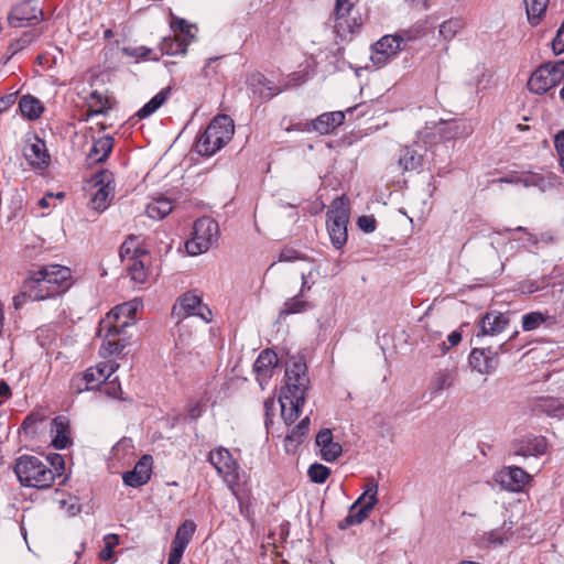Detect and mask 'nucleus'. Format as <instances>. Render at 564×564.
<instances>
[{
	"label": "nucleus",
	"mask_w": 564,
	"mask_h": 564,
	"mask_svg": "<svg viewBox=\"0 0 564 564\" xmlns=\"http://www.w3.org/2000/svg\"><path fill=\"white\" fill-rule=\"evenodd\" d=\"M172 316L177 319L178 337L176 345L187 346L189 344V335L183 333L185 327L182 321L189 316H197L206 324L213 321L212 310L203 303L202 295L197 291H188L182 294L172 307Z\"/></svg>",
	"instance_id": "6"
},
{
	"label": "nucleus",
	"mask_w": 564,
	"mask_h": 564,
	"mask_svg": "<svg viewBox=\"0 0 564 564\" xmlns=\"http://www.w3.org/2000/svg\"><path fill=\"white\" fill-rule=\"evenodd\" d=\"M517 182H520L523 187H539L542 191L545 187V178L541 174L532 172L519 174Z\"/></svg>",
	"instance_id": "46"
},
{
	"label": "nucleus",
	"mask_w": 564,
	"mask_h": 564,
	"mask_svg": "<svg viewBox=\"0 0 564 564\" xmlns=\"http://www.w3.org/2000/svg\"><path fill=\"white\" fill-rule=\"evenodd\" d=\"M113 149V139L110 135H105L94 141L89 150L88 158L94 162H104Z\"/></svg>",
	"instance_id": "32"
},
{
	"label": "nucleus",
	"mask_w": 564,
	"mask_h": 564,
	"mask_svg": "<svg viewBox=\"0 0 564 564\" xmlns=\"http://www.w3.org/2000/svg\"><path fill=\"white\" fill-rule=\"evenodd\" d=\"M173 209L172 202L166 197H159L147 206V214L150 218L160 220L167 216Z\"/></svg>",
	"instance_id": "36"
},
{
	"label": "nucleus",
	"mask_w": 564,
	"mask_h": 564,
	"mask_svg": "<svg viewBox=\"0 0 564 564\" xmlns=\"http://www.w3.org/2000/svg\"><path fill=\"white\" fill-rule=\"evenodd\" d=\"M423 156L413 148L406 147L402 150L399 165L404 171H416L422 167Z\"/></svg>",
	"instance_id": "37"
},
{
	"label": "nucleus",
	"mask_w": 564,
	"mask_h": 564,
	"mask_svg": "<svg viewBox=\"0 0 564 564\" xmlns=\"http://www.w3.org/2000/svg\"><path fill=\"white\" fill-rule=\"evenodd\" d=\"M105 547L100 551L99 557L102 561H109L113 557V549L119 544L117 534L109 533L104 538Z\"/></svg>",
	"instance_id": "49"
},
{
	"label": "nucleus",
	"mask_w": 564,
	"mask_h": 564,
	"mask_svg": "<svg viewBox=\"0 0 564 564\" xmlns=\"http://www.w3.org/2000/svg\"><path fill=\"white\" fill-rule=\"evenodd\" d=\"M316 445L321 449V456L326 462L336 460L343 453L339 443L334 442L333 432L329 429H322L316 435Z\"/></svg>",
	"instance_id": "28"
},
{
	"label": "nucleus",
	"mask_w": 564,
	"mask_h": 564,
	"mask_svg": "<svg viewBox=\"0 0 564 564\" xmlns=\"http://www.w3.org/2000/svg\"><path fill=\"white\" fill-rule=\"evenodd\" d=\"M278 355L271 349L262 350L253 364L256 380L263 390L273 377L278 366Z\"/></svg>",
	"instance_id": "20"
},
{
	"label": "nucleus",
	"mask_w": 564,
	"mask_h": 564,
	"mask_svg": "<svg viewBox=\"0 0 564 564\" xmlns=\"http://www.w3.org/2000/svg\"><path fill=\"white\" fill-rule=\"evenodd\" d=\"M219 238V227L210 217H202L194 223L192 238L186 241L188 254L198 256L208 251Z\"/></svg>",
	"instance_id": "11"
},
{
	"label": "nucleus",
	"mask_w": 564,
	"mask_h": 564,
	"mask_svg": "<svg viewBox=\"0 0 564 564\" xmlns=\"http://www.w3.org/2000/svg\"><path fill=\"white\" fill-rule=\"evenodd\" d=\"M113 176L109 171H101L93 177V182L96 186H99L96 193L91 197V206L96 210H105L108 206L110 198L112 197L113 188L110 186Z\"/></svg>",
	"instance_id": "22"
},
{
	"label": "nucleus",
	"mask_w": 564,
	"mask_h": 564,
	"mask_svg": "<svg viewBox=\"0 0 564 564\" xmlns=\"http://www.w3.org/2000/svg\"><path fill=\"white\" fill-rule=\"evenodd\" d=\"M508 231H519V232H523L528 236V241L532 245V246H538L540 242H544V243H554L555 242V237L552 232H543L541 234L539 237L535 236V235H532L530 234L525 227H522V226H519L514 229H507Z\"/></svg>",
	"instance_id": "47"
},
{
	"label": "nucleus",
	"mask_w": 564,
	"mask_h": 564,
	"mask_svg": "<svg viewBox=\"0 0 564 564\" xmlns=\"http://www.w3.org/2000/svg\"><path fill=\"white\" fill-rule=\"evenodd\" d=\"M119 257L131 281L144 284L151 273V254L137 236H129L121 245Z\"/></svg>",
	"instance_id": "4"
},
{
	"label": "nucleus",
	"mask_w": 564,
	"mask_h": 564,
	"mask_svg": "<svg viewBox=\"0 0 564 564\" xmlns=\"http://www.w3.org/2000/svg\"><path fill=\"white\" fill-rule=\"evenodd\" d=\"M70 270L59 264H47L31 272L24 280L31 301H44L65 293L70 286Z\"/></svg>",
	"instance_id": "3"
},
{
	"label": "nucleus",
	"mask_w": 564,
	"mask_h": 564,
	"mask_svg": "<svg viewBox=\"0 0 564 564\" xmlns=\"http://www.w3.org/2000/svg\"><path fill=\"white\" fill-rule=\"evenodd\" d=\"M455 381V371L451 369H440L434 377L432 390L438 393L445 389L451 388Z\"/></svg>",
	"instance_id": "41"
},
{
	"label": "nucleus",
	"mask_w": 564,
	"mask_h": 564,
	"mask_svg": "<svg viewBox=\"0 0 564 564\" xmlns=\"http://www.w3.org/2000/svg\"><path fill=\"white\" fill-rule=\"evenodd\" d=\"M354 0H336L333 12V29L340 39H346L361 26V18L354 15Z\"/></svg>",
	"instance_id": "13"
},
{
	"label": "nucleus",
	"mask_w": 564,
	"mask_h": 564,
	"mask_svg": "<svg viewBox=\"0 0 564 564\" xmlns=\"http://www.w3.org/2000/svg\"><path fill=\"white\" fill-rule=\"evenodd\" d=\"M97 91L91 93L87 116L94 117L106 112L107 107Z\"/></svg>",
	"instance_id": "51"
},
{
	"label": "nucleus",
	"mask_w": 564,
	"mask_h": 564,
	"mask_svg": "<svg viewBox=\"0 0 564 564\" xmlns=\"http://www.w3.org/2000/svg\"><path fill=\"white\" fill-rule=\"evenodd\" d=\"M247 85L260 98L270 99L279 94V89L263 74L256 72L247 78Z\"/></svg>",
	"instance_id": "30"
},
{
	"label": "nucleus",
	"mask_w": 564,
	"mask_h": 564,
	"mask_svg": "<svg viewBox=\"0 0 564 564\" xmlns=\"http://www.w3.org/2000/svg\"><path fill=\"white\" fill-rule=\"evenodd\" d=\"M19 109L23 117L29 120H36L44 111L42 102L33 96H23L19 101Z\"/></svg>",
	"instance_id": "33"
},
{
	"label": "nucleus",
	"mask_w": 564,
	"mask_h": 564,
	"mask_svg": "<svg viewBox=\"0 0 564 564\" xmlns=\"http://www.w3.org/2000/svg\"><path fill=\"white\" fill-rule=\"evenodd\" d=\"M307 307L308 303L303 299L302 294H296L295 296L285 301L281 314H296L305 311Z\"/></svg>",
	"instance_id": "43"
},
{
	"label": "nucleus",
	"mask_w": 564,
	"mask_h": 564,
	"mask_svg": "<svg viewBox=\"0 0 564 564\" xmlns=\"http://www.w3.org/2000/svg\"><path fill=\"white\" fill-rule=\"evenodd\" d=\"M460 28H462L460 20L449 19L447 21H444L440 25V35L444 40L449 41L457 34V32L459 31Z\"/></svg>",
	"instance_id": "48"
},
{
	"label": "nucleus",
	"mask_w": 564,
	"mask_h": 564,
	"mask_svg": "<svg viewBox=\"0 0 564 564\" xmlns=\"http://www.w3.org/2000/svg\"><path fill=\"white\" fill-rule=\"evenodd\" d=\"M43 11L34 0H26L14 6L8 17L13 28H22L42 20Z\"/></svg>",
	"instance_id": "18"
},
{
	"label": "nucleus",
	"mask_w": 564,
	"mask_h": 564,
	"mask_svg": "<svg viewBox=\"0 0 564 564\" xmlns=\"http://www.w3.org/2000/svg\"><path fill=\"white\" fill-rule=\"evenodd\" d=\"M23 155L33 167L44 169L50 163L45 142L34 133L25 135Z\"/></svg>",
	"instance_id": "19"
},
{
	"label": "nucleus",
	"mask_w": 564,
	"mask_h": 564,
	"mask_svg": "<svg viewBox=\"0 0 564 564\" xmlns=\"http://www.w3.org/2000/svg\"><path fill=\"white\" fill-rule=\"evenodd\" d=\"M307 474L313 482L323 484L329 476V469L322 464H313Z\"/></svg>",
	"instance_id": "50"
},
{
	"label": "nucleus",
	"mask_w": 564,
	"mask_h": 564,
	"mask_svg": "<svg viewBox=\"0 0 564 564\" xmlns=\"http://www.w3.org/2000/svg\"><path fill=\"white\" fill-rule=\"evenodd\" d=\"M171 29L174 35L180 39L186 46H188L195 39L197 28L191 24L185 19L173 18L171 21Z\"/></svg>",
	"instance_id": "31"
},
{
	"label": "nucleus",
	"mask_w": 564,
	"mask_h": 564,
	"mask_svg": "<svg viewBox=\"0 0 564 564\" xmlns=\"http://www.w3.org/2000/svg\"><path fill=\"white\" fill-rule=\"evenodd\" d=\"M17 93L0 96V113L8 110L17 101Z\"/></svg>",
	"instance_id": "60"
},
{
	"label": "nucleus",
	"mask_w": 564,
	"mask_h": 564,
	"mask_svg": "<svg viewBox=\"0 0 564 564\" xmlns=\"http://www.w3.org/2000/svg\"><path fill=\"white\" fill-rule=\"evenodd\" d=\"M208 462L223 478L230 491L235 492L239 489L240 467L229 449L224 446L215 447L208 454Z\"/></svg>",
	"instance_id": "12"
},
{
	"label": "nucleus",
	"mask_w": 564,
	"mask_h": 564,
	"mask_svg": "<svg viewBox=\"0 0 564 564\" xmlns=\"http://www.w3.org/2000/svg\"><path fill=\"white\" fill-rule=\"evenodd\" d=\"M549 443L544 436H527L517 444L514 454L518 456H541L547 451Z\"/></svg>",
	"instance_id": "29"
},
{
	"label": "nucleus",
	"mask_w": 564,
	"mask_h": 564,
	"mask_svg": "<svg viewBox=\"0 0 564 564\" xmlns=\"http://www.w3.org/2000/svg\"><path fill=\"white\" fill-rule=\"evenodd\" d=\"M118 368L119 365L113 360L99 362L97 366L88 368L83 377L73 378L72 388L76 389V392L79 393L84 390L99 387L104 384Z\"/></svg>",
	"instance_id": "14"
},
{
	"label": "nucleus",
	"mask_w": 564,
	"mask_h": 564,
	"mask_svg": "<svg viewBox=\"0 0 564 564\" xmlns=\"http://www.w3.org/2000/svg\"><path fill=\"white\" fill-rule=\"evenodd\" d=\"M326 217L330 242L334 248L341 249L347 242V224L349 220V206L344 197H338L332 203Z\"/></svg>",
	"instance_id": "10"
},
{
	"label": "nucleus",
	"mask_w": 564,
	"mask_h": 564,
	"mask_svg": "<svg viewBox=\"0 0 564 564\" xmlns=\"http://www.w3.org/2000/svg\"><path fill=\"white\" fill-rule=\"evenodd\" d=\"M528 22L535 26L538 25L545 14L549 0H523Z\"/></svg>",
	"instance_id": "34"
},
{
	"label": "nucleus",
	"mask_w": 564,
	"mask_h": 564,
	"mask_svg": "<svg viewBox=\"0 0 564 564\" xmlns=\"http://www.w3.org/2000/svg\"><path fill=\"white\" fill-rule=\"evenodd\" d=\"M377 502V496H359L349 508L348 516L339 524V528L345 529L347 525L359 524L365 521Z\"/></svg>",
	"instance_id": "24"
},
{
	"label": "nucleus",
	"mask_w": 564,
	"mask_h": 564,
	"mask_svg": "<svg viewBox=\"0 0 564 564\" xmlns=\"http://www.w3.org/2000/svg\"><path fill=\"white\" fill-rule=\"evenodd\" d=\"M495 480L501 488L511 492H521L527 489L531 481V476L518 466L502 468L495 475Z\"/></svg>",
	"instance_id": "16"
},
{
	"label": "nucleus",
	"mask_w": 564,
	"mask_h": 564,
	"mask_svg": "<svg viewBox=\"0 0 564 564\" xmlns=\"http://www.w3.org/2000/svg\"><path fill=\"white\" fill-rule=\"evenodd\" d=\"M310 429V417L305 416L295 425L292 431L286 435V441L294 443H302L304 436L307 434Z\"/></svg>",
	"instance_id": "45"
},
{
	"label": "nucleus",
	"mask_w": 564,
	"mask_h": 564,
	"mask_svg": "<svg viewBox=\"0 0 564 564\" xmlns=\"http://www.w3.org/2000/svg\"><path fill=\"white\" fill-rule=\"evenodd\" d=\"M187 47L180 39L175 35L164 37L160 43V50L165 55H185Z\"/></svg>",
	"instance_id": "40"
},
{
	"label": "nucleus",
	"mask_w": 564,
	"mask_h": 564,
	"mask_svg": "<svg viewBox=\"0 0 564 564\" xmlns=\"http://www.w3.org/2000/svg\"><path fill=\"white\" fill-rule=\"evenodd\" d=\"M29 299L28 290L22 288V291L13 297V304L17 310L21 308Z\"/></svg>",
	"instance_id": "62"
},
{
	"label": "nucleus",
	"mask_w": 564,
	"mask_h": 564,
	"mask_svg": "<svg viewBox=\"0 0 564 564\" xmlns=\"http://www.w3.org/2000/svg\"><path fill=\"white\" fill-rule=\"evenodd\" d=\"M564 80V58L538 66L528 80V89L534 95L550 93Z\"/></svg>",
	"instance_id": "9"
},
{
	"label": "nucleus",
	"mask_w": 564,
	"mask_h": 564,
	"mask_svg": "<svg viewBox=\"0 0 564 564\" xmlns=\"http://www.w3.org/2000/svg\"><path fill=\"white\" fill-rule=\"evenodd\" d=\"M555 319L553 316L543 314L542 312H531L522 316V329L524 332H532L542 325H553Z\"/></svg>",
	"instance_id": "35"
},
{
	"label": "nucleus",
	"mask_w": 564,
	"mask_h": 564,
	"mask_svg": "<svg viewBox=\"0 0 564 564\" xmlns=\"http://www.w3.org/2000/svg\"><path fill=\"white\" fill-rule=\"evenodd\" d=\"M14 473L22 486L35 489L48 488L55 479V473L45 463L30 455L18 458Z\"/></svg>",
	"instance_id": "7"
},
{
	"label": "nucleus",
	"mask_w": 564,
	"mask_h": 564,
	"mask_svg": "<svg viewBox=\"0 0 564 564\" xmlns=\"http://www.w3.org/2000/svg\"><path fill=\"white\" fill-rule=\"evenodd\" d=\"M239 505L240 513L248 521H253V510L250 496H235Z\"/></svg>",
	"instance_id": "52"
},
{
	"label": "nucleus",
	"mask_w": 564,
	"mask_h": 564,
	"mask_svg": "<svg viewBox=\"0 0 564 564\" xmlns=\"http://www.w3.org/2000/svg\"><path fill=\"white\" fill-rule=\"evenodd\" d=\"M509 324V317L500 312H488L479 322V333L477 336H496L500 334Z\"/></svg>",
	"instance_id": "27"
},
{
	"label": "nucleus",
	"mask_w": 564,
	"mask_h": 564,
	"mask_svg": "<svg viewBox=\"0 0 564 564\" xmlns=\"http://www.w3.org/2000/svg\"><path fill=\"white\" fill-rule=\"evenodd\" d=\"M447 340L449 343V346L454 347L462 341V334L457 330H454L447 336Z\"/></svg>",
	"instance_id": "64"
},
{
	"label": "nucleus",
	"mask_w": 564,
	"mask_h": 564,
	"mask_svg": "<svg viewBox=\"0 0 564 564\" xmlns=\"http://www.w3.org/2000/svg\"><path fill=\"white\" fill-rule=\"evenodd\" d=\"M141 302L133 300L112 308L99 323L98 337L102 338L100 352L104 357L119 355L127 346L124 338H119L124 329L134 324V314Z\"/></svg>",
	"instance_id": "2"
},
{
	"label": "nucleus",
	"mask_w": 564,
	"mask_h": 564,
	"mask_svg": "<svg viewBox=\"0 0 564 564\" xmlns=\"http://www.w3.org/2000/svg\"><path fill=\"white\" fill-rule=\"evenodd\" d=\"M51 445L55 449H65L73 444L69 421L64 415L54 417L51 422Z\"/></svg>",
	"instance_id": "26"
},
{
	"label": "nucleus",
	"mask_w": 564,
	"mask_h": 564,
	"mask_svg": "<svg viewBox=\"0 0 564 564\" xmlns=\"http://www.w3.org/2000/svg\"><path fill=\"white\" fill-rule=\"evenodd\" d=\"M362 492L361 494H378V482L375 479H368L364 486L361 487Z\"/></svg>",
	"instance_id": "63"
},
{
	"label": "nucleus",
	"mask_w": 564,
	"mask_h": 564,
	"mask_svg": "<svg viewBox=\"0 0 564 564\" xmlns=\"http://www.w3.org/2000/svg\"><path fill=\"white\" fill-rule=\"evenodd\" d=\"M345 120V113L343 111L325 112L318 116L316 119L299 124L297 130L307 132H318L319 134H328L335 128L343 124Z\"/></svg>",
	"instance_id": "21"
},
{
	"label": "nucleus",
	"mask_w": 564,
	"mask_h": 564,
	"mask_svg": "<svg viewBox=\"0 0 564 564\" xmlns=\"http://www.w3.org/2000/svg\"><path fill=\"white\" fill-rule=\"evenodd\" d=\"M234 133V120L227 115H219L197 137L195 151L199 155L212 156L231 140Z\"/></svg>",
	"instance_id": "5"
},
{
	"label": "nucleus",
	"mask_w": 564,
	"mask_h": 564,
	"mask_svg": "<svg viewBox=\"0 0 564 564\" xmlns=\"http://www.w3.org/2000/svg\"><path fill=\"white\" fill-rule=\"evenodd\" d=\"M554 145L560 159V164L564 171V130L555 134Z\"/></svg>",
	"instance_id": "58"
},
{
	"label": "nucleus",
	"mask_w": 564,
	"mask_h": 564,
	"mask_svg": "<svg viewBox=\"0 0 564 564\" xmlns=\"http://www.w3.org/2000/svg\"><path fill=\"white\" fill-rule=\"evenodd\" d=\"M469 365L480 375H490L498 367V352L491 348H474L469 355Z\"/></svg>",
	"instance_id": "23"
},
{
	"label": "nucleus",
	"mask_w": 564,
	"mask_h": 564,
	"mask_svg": "<svg viewBox=\"0 0 564 564\" xmlns=\"http://www.w3.org/2000/svg\"><path fill=\"white\" fill-rule=\"evenodd\" d=\"M196 531V524L193 520H185L176 530L169 553L167 564H180L183 554L191 543Z\"/></svg>",
	"instance_id": "17"
},
{
	"label": "nucleus",
	"mask_w": 564,
	"mask_h": 564,
	"mask_svg": "<svg viewBox=\"0 0 564 564\" xmlns=\"http://www.w3.org/2000/svg\"><path fill=\"white\" fill-rule=\"evenodd\" d=\"M220 59V57H210L206 61V64L203 68V74L205 77H209L217 73L216 67H214V64L217 63Z\"/></svg>",
	"instance_id": "61"
},
{
	"label": "nucleus",
	"mask_w": 564,
	"mask_h": 564,
	"mask_svg": "<svg viewBox=\"0 0 564 564\" xmlns=\"http://www.w3.org/2000/svg\"><path fill=\"white\" fill-rule=\"evenodd\" d=\"M285 387L282 388L279 402L281 416L285 424H293L302 412L306 391L310 387L306 364L301 358H292L285 368Z\"/></svg>",
	"instance_id": "1"
},
{
	"label": "nucleus",
	"mask_w": 564,
	"mask_h": 564,
	"mask_svg": "<svg viewBox=\"0 0 564 564\" xmlns=\"http://www.w3.org/2000/svg\"><path fill=\"white\" fill-rule=\"evenodd\" d=\"M59 509L64 510L65 516L74 517L82 511L78 496H66L56 500Z\"/></svg>",
	"instance_id": "42"
},
{
	"label": "nucleus",
	"mask_w": 564,
	"mask_h": 564,
	"mask_svg": "<svg viewBox=\"0 0 564 564\" xmlns=\"http://www.w3.org/2000/svg\"><path fill=\"white\" fill-rule=\"evenodd\" d=\"M122 53L130 57L145 58L151 53V50L145 46L123 47Z\"/></svg>",
	"instance_id": "56"
},
{
	"label": "nucleus",
	"mask_w": 564,
	"mask_h": 564,
	"mask_svg": "<svg viewBox=\"0 0 564 564\" xmlns=\"http://www.w3.org/2000/svg\"><path fill=\"white\" fill-rule=\"evenodd\" d=\"M539 409L550 417L564 420V400L557 398H545L539 403Z\"/></svg>",
	"instance_id": "39"
},
{
	"label": "nucleus",
	"mask_w": 564,
	"mask_h": 564,
	"mask_svg": "<svg viewBox=\"0 0 564 564\" xmlns=\"http://www.w3.org/2000/svg\"><path fill=\"white\" fill-rule=\"evenodd\" d=\"M100 391L115 399H120L122 394L121 384L117 379L106 381Z\"/></svg>",
	"instance_id": "54"
},
{
	"label": "nucleus",
	"mask_w": 564,
	"mask_h": 564,
	"mask_svg": "<svg viewBox=\"0 0 564 564\" xmlns=\"http://www.w3.org/2000/svg\"><path fill=\"white\" fill-rule=\"evenodd\" d=\"M376 223L373 216H360L357 221L358 227L367 234L376 230Z\"/></svg>",
	"instance_id": "57"
},
{
	"label": "nucleus",
	"mask_w": 564,
	"mask_h": 564,
	"mask_svg": "<svg viewBox=\"0 0 564 564\" xmlns=\"http://www.w3.org/2000/svg\"><path fill=\"white\" fill-rule=\"evenodd\" d=\"M44 419H45L44 415H42L41 413L33 412L24 419V421L22 422L21 429L25 433H35L36 424L43 422Z\"/></svg>",
	"instance_id": "53"
},
{
	"label": "nucleus",
	"mask_w": 564,
	"mask_h": 564,
	"mask_svg": "<svg viewBox=\"0 0 564 564\" xmlns=\"http://www.w3.org/2000/svg\"><path fill=\"white\" fill-rule=\"evenodd\" d=\"M552 50L556 55L564 53V21L552 41Z\"/></svg>",
	"instance_id": "55"
},
{
	"label": "nucleus",
	"mask_w": 564,
	"mask_h": 564,
	"mask_svg": "<svg viewBox=\"0 0 564 564\" xmlns=\"http://www.w3.org/2000/svg\"><path fill=\"white\" fill-rule=\"evenodd\" d=\"M153 458L151 455H143L135 464L132 470L122 475L123 482L127 486L137 488L147 484L152 474Z\"/></svg>",
	"instance_id": "25"
},
{
	"label": "nucleus",
	"mask_w": 564,
	"mask_h": 564,
	"mask_svg": "<svg viewBox=\"0 0 564 564\" xmlns=\"http://www.w3.org/2000/svg\"><path fill=\"white\" fill-rule=\"evenodd\" d=\"M134 445L131 438H121L113 447L112 455L118 459H124L133 455Z\"/></svg>",
	"instance_id": "44"
},
{
	"label": "nucleus",
	"mask_w": 564,
	"mask_h": 564,
	"mask_svg": "<svg viewBox=\"0 0 564 564\" xmlns=\"http://www.w3.org/2000/svg\"><path fill=\"white\" fill-rule=\"evenodd\" d=\"M507 539L508 536H506V533L499 530L489 532L487 536L488 543L495 546L501 545Z\"/></svg>",
	"instance_id": "59"
},
{
	"label": "nucleus",
	"mask_w": 564,
	"mask_h": 564,
	"mask_svg": "<svg viewBox=\"0 0 564 564\" xmlns=\"http://www.w3.org/2000/svg\"><path fill=\"white\" fill-rule=\"evenodd\" d=\"M405 46V41L400 35H384L372 45L370 59L377 67L386 66Z\"/></svg>",
	"instance_id": "15"
},
{
	"label": "nucleus",
	"mask_w": 564,
	"mask_h": 564,
	"mask_svg": "<svg viewBox=\"0 0 564 564\" xmlns=\"http://www.w3.org/2000/svg\"><path fill=\"white\" fill-rule=\"evenodd\" d=\"M471 133L473 126L466 119H441L432 127H425L424 131L422 132V139L426 144H436L438 142H448L460 138H466Z\"/></svg>",
	"instance_id": "8"
},
{
	"label": "nucleus",
	"mask_w": 564,
	"mask_h": 564,
	"mask_svg": "<svg viewBox=\"0 0 564 564\" xmlns=\"http://www.w3.org/2000/svg\"><path fill=\"white\" fill-rule=\"evenodd\" d=\"M170 96V89L164 88L159 91L154 97H152L138 112L137 116L140 119H144L154 113L167 99Z\"/></svg>",
	"instance_id": "38"
}]
</instances>
